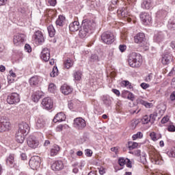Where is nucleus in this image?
Returning a JSON list of instances; mask_svg holds the SVG:
<instances>
[{
    "label": "nucleus",
    "mask_w": 175,
    "mask_h": 175,
    "mask_svg": "<svg viewBox=\"0 0 175 175\" xmlns=\"http://www.w3.org/2000/svg\"><path fill=\"white\" fill-rule=\"evenodd\" d=\"M41 78L40 77L34 76L29 79V83L31 87H35L40 83Z\"/></svg>",
    "instance_id": "nucleus-25"
},
{
    "label": "nucleus",
    "mask_w": 175,
    "mask_h": 175,
    "mask_svg": "<svg viewBox=\"0 0 175 175\" xmlns=\"http://www.w3.org/2000/svg\"><path fill=\"white\" fill-rule=\"evenodd\" d=\"M139 120L134 119L131 121V127L132 129H135V128H136V126H137V125H139Z\"/></svg>",
    "instance_id": "nucleus-45"
},
{
    "label": "nucleus",
    "mask_w": 175,
    "mask_h": 175,
    "mask_svg": "<svg viewBox=\"0 0 175 175\" xmlns=\"http://www.w3.org/2000/svg\"><path fill=\"white\" fill-rule=\"evenodd\" d=\"M140 105H142L143 106H145L147 109H150V107H152V103H148L144 100H139Z\"/></svg>",
    "instance_id": "nucleus-37"
},
{
    "label": "nucleus",
    "mask_w": 175,
    "mask_h": 175,
    "mask_svg": "<svg viewBox=\"0 0 175 175\" xmlns=\"http://www.w3.org/2000/svg\"><path fill=\"white\" fill-rule=\"evenodd\" d=\"M8 3V0H0V6H4Z\"/></svg>",
    "instance_id": "nucleus-63"
},
{
    "label": "nucleus",
    "mask_w": 175,
    "mask_h": 175,
    "mask_svg": "<svg viewBox=\"0 0 175 175\" xmlns=\"http://www.w3.org/2000/svg\"><path fill=\"white\" fill-rule=\"evenodd\" d=\"M25 36L23 33H16L14 36L13 42L15 46H21L24 43Z\"/></svg>",
    "instance_id": "nucleus-7"
},
{
    "label": "nucleus",
    "mask_w": 175,
    "mask_h": 175,
    "mask_svg": "<svg viewBox=\"0 0 175 175\" xmlns=\"http://www.w3.org/2000/svg\"><path fill=\"white\" fill-rule=\"evenodd\" d=\"M135 43H143L146 40V36L143 33H139L134 37Z\"/></svg>",
    "instance_id": "nucleus-26"
},
{
    "label": "nucleus",
    "mask_w": 175,
    "mask_h": 175,
    "mask_svg": "<svg viewBox=\"0 0 175 175\" xmlns=\"http://www.w3.org/2000/svg\"><path fill=\"white\" fill-rule=\"evenodd\" d=\"M66 120V116L62 112H60L55 115L53 122H62V121H65Z\"/></svg>",
    "instance_id": "nucleus-23"
},
{
    "label": "nucleus",
    "mask_w": 175,
    "mask_h": 175,
    "mask_svg": "<svg viewBox=\"0 0 175 175\" xmlns=\"http://www.w3.org/2000/svg\"><path fill=\"white\" fill-rule=\"evenodd\" d=\"M40 98H42V93L40 91L33 92L31 95L33 102H39V99H40Z\"/></svg>",
    "instance_id": "nucleus-28"
},
{
    "label": "nucleus",
    "mask_w": 175,
    "mask_h": 175,
    "mask_svg": "<svg viewBox=\"0 0 175 175\" xmlns=\"http://www.w3.org/2000/svg\"><path fill=\"white\" fill-rule=\"evenodd\" d=\"M140 19L144 25H148V24H150L151 21H152L151 15L147 12H142L140 14Z\"/></svg>",
    "instance_id": "nucleus-12"
},
{
    "label": "nucleus",
    "mask_w": 175,
    "mask_h": 175,
    "mask_svg": "<svg viewBox=\"0 0 175 175\" xmlns=\"http://www.w3.org/2000/svg\"><path fill=\"white\" fill-rule=\"evenodd\" d=\"M73 77L75 81H80V80H81V77H83V72L80 70L75 71L73 73Z\"/></svg>",
    "instance_id": "nucleus-30"
},
{
    "label": "nucleus",
    "mask_w": 175,
    "mask_h": 175,
    "mask_svg": "<svg viewBox=\"0 0 175 175\" xmlns=\"http://www.w3.org/2000/svg\"><path fill=\"white\" fill-rule=\"evenodd\" d=\"M102 100L107 107L111 106V97L109 96H103Z\"/></svg>",
    "instance_id": "nucleus-29"
},
{
    "label": "nucleus",
    "mask_w": 175,
    "mask_h": 175,
    "mask_svg": "<svg viewBox=\"0 0 175 175\" xmlns=\"http://www.w3.org/2000/svg\"><path fill=\"white\" fill-rule=\"evenodd\" d=\"M51 169L55 172L62 170L64 169V163L62 161H56L52 164Z\"/></svg>",
    "instance_id": "nucleus-17"
},
{
    "label": "nucleus",
    "mask_w": 175,
    "mask_h": 175,
    "mask_svg": "<svg viewBox=\"0 0 175 175\" xmlns=\"http://www.w3.org/2000/svg\"><path fill=\"white\" fill-rule=\"evenodd\" d=\"M25 50L27 51V53H31L32 51V48L31 47V45L26 44L25 45Z\"/></svg>",
    "instance_id": "nucleus-49"
},
{
    "label": "nucleus",
    "mask_w": 175,
    "mask_h": 175,
    "mask_svg": "<svg viewBox=\"0 0 175 175\" xmlns=\"http://www.w3.org/2000/svg\"><path fill=\"white\" fill-rule=\"evenodd\" d=\"M154 7V3L152 0H144L142 3V9H146V10H150Z\"/></svg>",
    "instance_id": "nucleus-18"
},
{
    "label": "nucleus",
    "mask_w": 175,
    "mask_h": 175,
    "mask_svg": "<svg viewBox=\"0 0 175 175\" xmlns=\"http://www.w3.org/2000/svg\"><path fill=\"white\" fill-rule=\"evenodd\" d=\"M58 152H59V146L56 145L51 150L50 155L51 157H55Z\"/></svg>",
    "instance_id": "nucleus-34"
},
{
    "label": "nucleus",
    "mask_w": 175,
    "mask_h": 175,
    "mask_svg": "<svg viewBox=\"0 0 175 175\" xmlns=\"http://www.w3.org/2000/svg\"><path fill=\"white\" fill-rule=\"evenodd\" d=\"M118 163L120 165V166H124V165L126 164V159H124V158H120L118 159Z\"/></svg>",
    "instance_id": "nucleus-46"
},
{
    "label": "nucleus",
    "mask_w": 175,
    "mask_h": 175,
    "mask_svg": "<svg viewBox=\"0 0 175 175\" xmlns=\"http://www.w3.org/2000/svg\"><path fill=\"white\" fill-rule=\"evenodd\" d=\"M142 137H143V133L142 132H137L133 135V140H136V139H142Z\"/></svg>",
    "instance_id": "nucleus-43"
},
{
    "label": "nucleus",
    "mask_w": 175,
    "mask_h": 175,
    "mask_svg": "<svg viewBox=\"0 0 175 175\" xmlns=\"http://www.w3.org/2000/svg\"><path fill=\"white\" fill-rule=\"evenodd\" d=\"M73 126L78 131H83L85 126H87V123L83 118H76L74 119Z\"/></svg>",
    "instance_id": "nucleus-3"
},
{
    "label": "nucleus",
    "mask_w": 175,
    "mask_h": 175,
    "mask_svg": "<svg viewBox=\"0 0 175 175\" xmlns=\"http://www.w3.org/2000/svg\"><path fill=\"white\" fill-rule=\"evenodd\" d=\"M48 90H49V92L54 94V92H55V90H57V87L55 86V85L54 83H51L49 85Z\"/></svg>",
    "instance_id": "nucleus-38"
},
{
    "label": "nucleus",
    "mask_w": 175,
    "mask_h": 175,
    "mask_svg": "<svg viewBox=\"0 0 175 175\" xmlns=\"http://www.w3.org/2000/svg\"><path fill=\"white\" fill-rule=\"evenodd\" d=\"M152 80V74H149L148 76L146 77V81L147 83H150Z\"/></svg>",
    "instance_id": "nucleus-57"
},
{
    "label": "nucleus",
    "mask_w": 175,
    "mask_h": 175,
    "mask_svg": "<svg viewBox=\"0 0 175 175\" xmlns=\"http://www.w3.org/2000/svg\"><path fill=\"white\" fill-rule=\"evenodd\" d=\"M169 121V117L168 116H164L161 120V124H166Z\"/></svg>",
    "instance_id": "nucleus-58"
},
{
    "label": "nucleus",
    "mask_w": 175,
    "mask_h": 175,
    "mask_svg": "<svg viewBox=\"0 0 175 175\" xmlns=\"http://www.w3.org/2000/svg\"><path fill=\"white\" fill-rule=\"evenodd\" d=\"M6 163L10 167H14L16 163H14V154H10L6 159Z\"/></svg>",
    "instance_id": "nucleus-27"
},
{
    "label": "nucleus",
    "mask_w": 175,
    "mask_h": 175,
    "mask_svg": "<svg viewBox=\"0 0 175 175\" xmlns=\"http://www.w3.org/2000/svg\"><path fill=\"white\" fill-rule=\"evenodd\" d=\"M167 27L169 29H171V31H175V21L170 20L168 22Z\"/></svg>",
    "instance_id": "nucleus-39"
},
{
    "label": "nucleus",
    "mask_w": 175,
    "mask_h": 175,
    "mask_svg": "<svg viewBox=\"0 0 175 175\" xmlns=\"http://www.w3.org/2000/svg\"><path fill=\"white\" fill-rule=\"evenodd\" d=\"M95 27H96V23L94 20L85 19L82 21L81 26V29L79 31V35L82 38H87L90 33H92L95 31Z\"/></svg>",
    "instance_id": "nucleus-1"
},
{
    "label": "nucleus",
    "mask_w": 175,
    "mask_h": 175,
    "mask_svg": "<svg viewBox=\"0 0 175 175\" xmlns=\"http://www.w3.org/2000/svg\"><path fill=\"white\" fill-rule=\"evenodd\" d=\"M157 117V116L156 113H152L149 116L148 115H146L142 118V122L144 124H148V122L154 124Z\"/></svg>",
    "instance_id": "nucleus-11"
},
{
    "label": "nucleus",
    "mask_w": 175,
    "mask_h": 175,
    "mask_svg": "<svg viewBox=\"0 0 175 175\" xmlns=\"http://www.w3.org/2000/svg\"><path fill=\"white\" fill-rule=\"evenodd\" d=\"M170 46L172 47V49H173V50H175V41H172L171 42Z\"/></svg>",
    "instance_id": "nucleus-64"
},
{
    "label": "nucleus",
    "mask_w": 175,
    "mask_h": 175,
    "mask_svg": "<svg viewBox=\"0 0 175 175\" xmlns=\"http://www.w3.org/2000/svg\"><path fill=\"white\" fill-rule=\"evenodd\" d=\"M63 129H64V126L62 124H60L57 126L56 131H57V132H61Z\"/></svg>",
    "instance_id": "nucleus-61"
},
{
    "label": "nucleus",
    "mask_w": 175,
    "mask_h": 175,
    "mask_svg": "<svg viewBox=\"0 0 175 175\" xmlns=\"http://www.w3.org/2000/svg\"><path fill=\"white\" fill-rule=\"evenodd\" d=\"M119 50L121 53H124L126 50V45L125 44H120L119 46Z\"/></svg>",
    "instance_id": "nucleus-50"
},
{
    "label": "nucleus",
    "mask_w": 175,
    "mask_h": 175,
    "mask_svg": "<svg viewBox=\"0 0 175 175\" xmlns=\"http://www.w3.org/2000/svg\"><path fill=\"white\" fill-rule=\"evenodd\" d=\"M19 133H23V135H27L29 132V125L27 122H21L18 125V131Z\"/></svg>",
    "instance_id": "nucleus-14"
},
{
    "label": "nucleus",
    "mask_w": 175,
    "mask_h": 175,
    "mask_svg": "<svg viewBox=\"0 0 175 175\" xmlns=\"http://www.w3.org/2000/svg\"><path fill=\"white\" fill-rule=\"evenodd\" d=\"M49 35L51 38H53L54 35H55V29H54V26L49 25L47 28Z\"/></svg>",
    "instance_id": "nucleus-36"
},
{
    "label": "nucleus",
    "mask_w": 175,
    "mask_h": 175,
    "mask_svg": "<svg viewBox=\"0 0 175 175\" xmlns=\"http://www.w3.org/2000/svg\"><path fill=\"white\" fill-rule=\"evenodd\" d=\"M141 87L143 88V90H147V88L150 87V85L148 83H141Z\"/></svg>",
    "instance_id": "nucleus-55"
},
{
    "label": "nucleus",
    "mask_w": 175,
    "mask_h": 175,
    "mask_svg": "<svg viewBox=\"0 0 175 175\" xmlns=\"http://www.w3.org/2000/svg\"><path fill=\"white\" fill-rule=\"evenodd\" d=\"M128 62L131 68H140L143 64L142 56L135 52H133L129 55Z\"/></svg>",
    "instance_id": "nucleus-2"
},
{
    "label": "nucleus",
    "mask_w": 175,
    "mask_h": 175,
    "mask_svg": "<svg viewBox=\"0 0 175 175\" xmlns=\"http://www.w3.org/2000/svg\"><path fill=\"white\" fill-rule=\"evenodd\" d=\"M118 14H121L122 17H126L128 18V16H129V14H128V13H126V10L125 9H122V10L118 11Z\"/></svg>",
    "instance_id": "nucleus-44"
},
{
    "label": "nucleus",
    "mask_w": 175,
    "mask_h": 175,
    "mask_svg": "<svg viewBox=\"0 0 175 175\" xmlns=\"http://www.w3.org/2000/svg\"><path fill=\"white\" fill-rule=\"evenodd\" d=\"M69 155L71 157V158H72V159H76V153H75L73 150H70Z\"/></svg>",
    "instance_id": "nucleus-52"
},
{
    "label": "nucleus",
    "mask_w": 175,
    "mask_h": 175,
    "mask_svg": "<svg viewBox=\"0 0 175 175\" xmlns=\"http://www.w3.org/2000/svg\"><path fill=\"white\" fill-rule=\"evenodd\" d=\"M152 159L155 165H162L163 163V159H162V157L158 152H153Z\"/></svg>",
    "instance_id": "nucleus-15"
},
{
    "label": "nucleus",
    "mask_w": 175,
    "mask_h": 175,
    "mask_svg": "<svg viewBox=\"0 0 175 175\" xmlns=\"http://www.w3.org/2000/svg\"><path fill=\"white\" fill-rule=\"evenodd\" d=\"M90 61H92V62H96L99 61V57H98V55H96V54L92 55L90 57Z\"/></svg>",
    "instance_id": "nucleus-47"
},
{
    "label": "nucleus",
    "mask_w": 175,
    "mask_h": 175,
    "mask_svg": "<svg viewBox=\"0 0 175 175\" xmlns=\"http://www.w3.org/2000/svg\"><path fill=\"white\" fill-rule=\"evenodd\" d=\"M140 162L143 163V165L147 164V159H146V154H144L142 157H140Z\"/></svg>",
    "instance_id": "nucleus-48"
},
{
    "label": "nucleus",
    "mask_w": 175,
    "mask_h": 175,
    "mask_svg": "<svg viewBox=\"0 0 175 175\" xmlns=\"http://www.w3.org/2000/svg\"><path fill=\"white\" fill-rule=\"evenodd\" d=\"M51 77H55L58 76V68L53 67L52 72L50 73Z\"/></svg>",
    "instance_id": "nucleus-41"
},
{
    "label": "nucleus",
    "mask_w": 175,
    "mask_h": 175,
    "mask_svg": "<svg viewBox=\"0 0 175 175\" xmlns=\"http://www.w3.org/2000/svg\"><path fill=\"white\" fill-rule=\"evenodd\" d=\"M41 105H42L43 109H45V110H51V109L53 106V100L50 97L44 98L42 100Z\"/></svg>",
    "instance_id": "nucleus-10"
},
{
    "label": "nucleus",
    "mask_w": 175,
    "mask_h": 175,
    "mask_svg": "<svg viewBox=\"0 0 175 175\" xmlns=\"http://www.w3.org/2000/svg\"><path fill=\"white\" fill-rule=\"evenodd\" d=\"M65 23V16L62 15H59L58 18L56 21V25L59 27H64V24Z\"/></svg>",
    "instance_id": "nucleus-31"
},
{
    "label": "nucleus",
    "mask_w": 175,
    "mask_h": 175,
    "mask_svg": "<svg viewBox=\"0 0 175 175\" xmlns=\"http://www.w3.org/2000/svg\"><path fill=\"white\" fill-rule=\"evenodd\" d=\"M25 136H27L26 134H23V133H19L18 131H17L15 135L16 141L17 142V143L23 144V143H24V140H25Z\"/></svg>",
    "instance_id": "nucleus-21"
},
{
    "label": "nucleus",
    "mask_w": 175,
    "mask_h": 175,
    "mask_svg": "<svg viewBox=\"0 0 175 175\" xmlns=\"http://www.w3.org/2000/svg\"><path fill=\"white\" fill-rule=\"evenodd\" d=\"M85 152L86 157H91V155H92V150H91L90 149H86L85 150Z\"/></svg>",
    "instance_id": "nucleus-54"
},
{
    "label": "nucleus",
    "mask_w": 175,
    "mask_h": 175,
    "mask_svg": "<svg viewBox=\"0 0 175 175\" xmlns=\"http://www.w3.org/2000/svg\"><path fill=\"white\" fill-rule=\"evenodd\" d=\"M141 151L140 150H134L133 152H130V154H133V155H135L136 157H140Z\"/></svg>",
    "instance_id": "nucleus-51"
},
{
    "label": "nucleus",
    "mask_w": 175,
    "mask_h": 175,
    "mask_svg": "<svg viewBox=\"0 0 175 175\" xmlns=\"http://www.w3.org/2000/svg\"><path fill=\"white\" fill-rule=\"evenodd\" d=\"M112 92H113V94H115V95H117V96H120V95H121L120 90H118L117 89H112Z\"/></svg>",
    "instance_id": "nucleus-59"
},
{
    "label": "nucleus",
    "mask_w": 175,
    "mask_h": 175,
    "mask_svg": "<svg viewBox=\"0 0 175 175\" xmlns=\"http://www.w3.org/2000/svg\"><path fill=\"white\" fill-rule=\"evenodd\" d=\"M163 39H165V36L161 31H157L154 33L153 40L156 43H161V42H163Z\"/></svg>",
    "instance_id": "nucleus-19"
},
{
    "label": "nucleus",
    "mask_w": 175,
    "mask_h": 175,
    "mask_svg": "<svg viewBox=\"0 0 175 175\" xmlns=\"http://www.w3.org/2000/svg\"><path fill=\"white\" fill-rule=\"evenodd\" d=\"M167 154L170 158H175V147L171 148L170 150L167 152Z\"/></svg>",
    "instance_id": "nucleus-42"
},
{
    "label": "nucleus",
    "mask_w": 175,
    "mask_h": 175,
    "mask_svg": "<svg viewBox=\"0 0 175 175\" xmlns=\"http://www.w3.org/2000/svg\"><path fill=\"white\" fill-rule=\"evenodd\" d=\"M10 129V122L5 118L0 119V132H6Z\"/></svg>",
    "instance_id": "nucleus-8"
},
{
    "label": "nucleus",
    "mask_w": 175,
    "mask_h": 175,
    "mask_svg": "<svg viewBox=\"0 0 175 175\" xmlns=\"http://www.w3.org/2000/svg\"><path fill=\"white\" fill-rule=\"evenodd\" d=\"M60 90L64 95H69V94H72V92L73 91V88L67 84H64Z\"/></svg>",
    "instance_id": "nucleus-20"
},
{
    "label": "nucleus",
    "mask_w": 175,
    "mask_h": 175,
    "mask_svg": "<svg viewBox=\"0 0 175 175\" xmlns=\"http://www.w3.org/2000/svg\"><path fill=\"white\" fill-rule=\"evenodd\" d=\"M74 62L70 59V58L67 59L66 61L64 62V67L66 69H70L72 66H73Z\"/></svg>",
    "instance_id": "nucleus-32"
},
{
    "label": "nucleus",
    "mask_w": 175,
    "mask_h": 175,
    "mask_svg": "<svg viewBox=\"0 0 175 175\" xmlns=\"http://www.w3.org/2000/svg\"><path fill=\"white\" fill-rule=\"evenodd\" d=\"M48 3H49L51 6H55V5H57V0H48Z\"/></svg>",
    "instance_id": "nucleus-53"
},
{
    "label": "nucleus",
    "mask_w": 175,
    "mask_h": 175,
    "mask_svg": "<svg viewBox=\"0 0 175 175\" xmlns=\"http://www.w3.org/2000/svg\"><path fill=\"white\" fill-rule=\"evenodd\" d=\"M101 39L105 44H111L114 42V35L111 32L107 31L101 35Z\"/></svg>",
    "instance_id": "nucleus-4"
},
{
    "label": "nucleus",
    "mask_w": 175,
    "mask_h": 175,
    "mask_svg": "<svg viewBox=\"0 0 175 175\" xmlns=\"http://www.w3.org/2000/svg\"><path fill=\"white\" fill-rule=\"evenodd\" d=\"M27 143L30 148L35 149L39 147V139L33 135H31L27 138Z\"/></svg>",
    "instance_id": "nucleus-5"
},
{
    "label": "nucleus",
    "mask_w": 175,
    "mask_h": 175,
    "mask_svg": "<svg viewBox=\"0 0 175 175\" xmlns=\"http://www.w3.org/2000/svg\"><path fill=\"white\" fill-rule=\"evenodd\" d=\"M29 165L33 170H35L40 166V157L39 156L32 157L29 161Z\"/></svg>",
    "instance_id": "nucleus-6"
},
{
    "label": "nucleus",
    "mask_w": 175,
    "mask_h": 175,
    "mask_svg": "<svg viewBox=\"0 0 175 175\" xmlns=\"http://www.w3.org/2000/svg\"><path fill=\"white\" fill-rule=\"evenodd\" d=\"M7 102L9 105H14L20 102V95L17 93H12L7 98Z\"/></svg>",
    "instance_id": "nucleus-9"
},
{
    "label": "nucleus",
    "mask_w": 175,
    "mask_h": 175,
    "mask_svg": "<svg viewBox=\"0 0 175 175\" xmlns=\"http://www.w3.org/2000/svg\"><path fill=\"white\" fill-rule=\"evenodd\" d=\"M139 146V144L137 142H129V150H134V148H136Z\"/></svg>",
    "instance_id": "nucleus-40"
},
{
    "label": "nucleus",
    "mask_w": 175,
    "mask_h": 175,
    "mask_svg": "<svg viewBox=\"0 0 175 175\" xmlns=\"http://www.w3.org/2000/svg\"><path fill=\"white\" fill-rule=\"evenodd\" d=\"M150 136L152 139V140H153V142H157V140H159V139H161V137H162V135L159 133H151L150 134Z\"/></svg>",
    "instance_id": "nucleus-35"
},
{
    "label": "nucleus",
    "mask_w": 175,
    "mask_h": 175,
    "mask_svg": "<svg viewBox=\"0 0 175 175\" xmlns=\"http://www.w3.org/2000/svg\"><path fill=\"white\" fill-rule=\"evenodd\" d=\"M69 28L71 32H76L80 29V23L79 21H75L70 24Z\"/></svg>",
    "instance_id": "nucleus-24"
},
{
    "label": "nucleus",
    "mask_w": 175,
    "mask_h": 175,
    "mask_svg": "<svg viewBox=\"0 0 175 175\" xmlns=\"http://www.w3.org/2000/svg\"><path fill=\"white\" fill-rule=\"evenodd\" d=\"M169 132H175V126L174 125H170L167 127Z\"/></svg>",
    "instance_id": "nucleus-56"
},
{
    "label": "nucleus",
    "mask_w": 175,
    "mask_h": 175,
    "mask_svg": "<svg viewBox=\"0 0 175 175\" xmlns=\"http://www.w3.org/2000/svg\"><path fill=\"white\" fill-rule=\"evenodd\" d=\"M41 59L47 62L50 61V50L48 48H44L41 52Z\"/></svg>",
    "instance_id": "nucleus-16"
},
{
    "label": "nucleus",
    "mask_w": 175,
    "mask_h": 175,
    "mask_svg": "<svg viewBox=\"0 0 175 175\" xmlns=\"http://www.w3.org/2000/svg\"><path fill=\"white\" fill-rule=\"evenodd\" d=\"M46 125V122L42 116L38 117L36 121V127L37 129H42Z\"/></svg>",
    "instance_id": "nucleus-22"
},
{
    "label": "nucleus",
    "mask_w": 175,
    "mask_h": 175,
    "mask_svg": "<svg viewBox=\"0 0 175 175\" xmlns=\"http://www.w3.org/2000/svg\"><path fill=\"white\" fill-rule=\"evenodd\" d=\"M127 98L128 99H130V100H133V99H135V96L133 95V94L129 93Z\"/></svg>",
    "instance_id": "nucleus-62"
},
{
    "label": "nucleus",
    "mask_w": 175,
    "mask_h": 175,
    "mask_svg": "<svg viewBox=\"0 0 175 175\" xmlns=\"http://www.w3.org/2000/svg\"><path fill=\"white\" fill-rule=\"evenodd\" d=\"M34 40L38 44H43L44 43V36L40 31H37L33 35Z\"/></svg>",
    "instance_id": "nucleus-13"
},
{
    "label": "nucleus",
    "mask_w": 175,
    "mask_h": 175,
    "mask_svg": "<svg viewBox=\"0 0 175 175\" xmlns=\"http://www.w3.org/2000/svg\"><path fill=\"white\" fill-rule=\"evenodd\" d=\"M126 165L127 167H132V162L129 159H126Z\"/></svg>",
    "instance_id": "nucleus-60"
},
{
    "label": "nucleus",
    "mask_w": 175,
    "mask_h": 175,
    "mask_svg": "<svg viewBox=\"0 0 175 175\" xmlns=\"http://www.w3.org/2000/svg\"><path fill=\"white\" fill-rule=\"evenodd\" d=\"M172 57L169 55H165L161 59V62L163 65H167L170 62Z\"/></svg>",
    "instance_id": "nucleus-33"
}]
</instances>
